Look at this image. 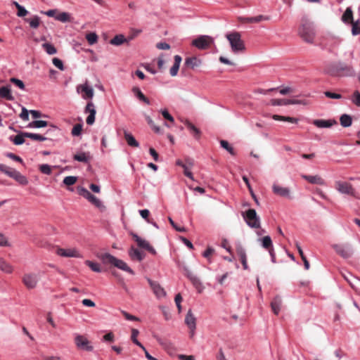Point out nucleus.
Wrapping results in <instances>:
<instances>
[{"instance_id":"obj_1","label":"nucleus","mask_w":360,"mask_h":360,"mask_svg":"<svg viewBox=\"0 0 360 360\" xmlns=\"http://www.w3.org/2000/svg\"><path fill=\"white\" fill-rule=\"evenodd\" d=\"M98 258L103 262V263L107 264H110L115 267L129 273L130 274H134V271L128 266L127 263L122 259H117L110 253H103L98 255Z\"/></svg>"},{"instance_id":"obj_2","label":"nucleus","mask_w":360,"mask_h":360,"mask_svg":"<svg viewBox=\"0 0 360 360\" xmlns=\"http://www.w3.org/2000/svg\"><path fill=\"white\" fill-rule=\"evenodd\" d=\"M299 34L304 41L307 43H313L315 32L314 30L313 24L307 18L302 19V25L299 30Z\"/></svg>"},{"instance_id":"obj_3","label":"nucleus","mask_w":360,"mask_h":360,"mask_svg":"<svg viewBox=\"0 0 360 360\" xmlns=\"http://www.w3.org/2000/svg\"><path fill=\"white\" fill-rule=\"evenodd\" d=\"M226 37L229 41L231 51L233 53H238L245 50V44L241 39V35L238 32H232L227 33Z\"/></svg>"},{"instance_id":"obj_4","label":"nucleus","mask_w":360,"mask_h":360,"mask_svg":"<svg viewBox=\"0 0 360 360\" xmlns=\"http://www.w3.org/2000/svg\"><path fill=\"white\" fill-rule=\"evenodd\" d=\"M0 171L15 180L20 185L26 186L29 182L27 178L20 172L4 164H0Z\"/></svg>"},{"instance_id":"obj_5","label":"nucleus","mask_w":360,"mask_h":360,"mask_svg":"<svg viewBox=\"0 0 360 360\" xmlns=\"http://www.w3.org/2000/svg\"><path fill=\"white\" fill-rule=\"evenodd\" d=\"M0 171L15 180L20 185L26 186L29 182L27 178L20 172L4 164H0Z\"/></svg>"},{"instance_id":"obj_6","label":"nucleus","mask_w":360,"mask_h":360,"mask_svg":"<svg viewBox=\"0 0 360 360\" xmlns=\"http://www.w3.org/2000/svg\"><path fill=\"white\" fill-rule=\"evenodd\" d=\"M77 191L80 195L88 200L91 204L99 209L101 212L105 210V206L103 205L102 201L91 194L86 188L84 187H78Z\"/></svg>"},{"instance_id":"obj_7","label":"nucleus","mask_w":360,"mask_h":360,"mask_svg":"<svg viewBox=\"0 0 360 360\" xmlns=\"http://www.w3.org/2000/svg\"><path fill=\"white\" fill-rule=\"evenodd\" d=\"M247 224L252 229L260 228V218L255 210L249 209L242 214Z\"/></svg>"},{"instance_id":"obj_8","label":"nucleus","mask_w":360,"mask_h":360,"mask_svg":"<svg viewBox=\"0 0 360 360\" xmlns=\"http://www.w3.org/2000/svg\"><path fill=\"white\" fill-rule=\"evenodd\" d=\"M39 279L40 276L39 274L27 272L22 276V282L27 289L31 290L37 286Z\"/></svg>"},{"instance_id":"obj_9","label":"nucleus","mask_w":360,"mask_h":360,"mask_svg":"<svg viewBox=\"0 0 360 360\" xmlns=\"http://www.w3.org/2000/svg\"><path fill=\"white\" fill-rule=\"evenodd\" d=\"M335 189L341 194L349 195L352 197L356 196V191L352 185L347 181H336L335 182Z\"/></svg>"},{"instance_id":"obj_10","label":"nucleus","mask_w":360,"mask_h":360,"mask_svg":"<svg viewBox=\"0 0 360 360\" xmlns=\"http://www.w3.org/2000/svg\"><path fill=\"white\" fill-rule=\"evenodd\" d=\"M332 248L338 255L345 259L351 257L354 252L352 246L349 243L333 244Z\"/></svg>"},{"instance_id":"obj_11","label":"nucleus","mask_w":360,"mask_h":360,"mask_svg":"<svg viewBox=\"0 0 360 360\" xmlns=\"http://www.w3.org/2000/svg\"><path fill=\"white\" fill-rule=\"evenodd\" d=\"M57 255L62 257L82 258L83 255L77 248H57L56 250Z\"/></svg>"},{"instance_id":"obj_12","label":"nucleus","mask_w":360,"mask_h":360,"mask_svg":"<svg viewBox=\"0 0 360 360\" xmlns=\"http://www.w3.org/2000/svg\"><path fill=\"white\" fill-rule=\"evenodd\" d=\"M214 43V39L208 35H201L192 41V45L199 49H206Z\"/></svg>"},{"instance_id":"obj_13","label":"nucleus","mask_w":360,"mask_h":360,"mask_svg":"<svg viewBox=\"0 0 360 360\" xmlns=\"http://www.w3.org/2000/svg\"><path fill=\"white\" fill-rule=\"evenodd\" d=\"M75 343L79 349L88 352H91L94 349V347L91 345L89 340L82 335H75Z\"/></svg>"},{"instance_id":"obj_14","label":"nucleus","mask_w":360,"mask_h":360,"mask_svg":"<svg viewBox=\"0 0 360 360\" xmlns=\"http://www.w3.org/2000/svg\"><path fill=\"white\" fill-rule=\"evenodd\" d=\"M271 104L274 106L297 105V104L306 105L307 102L304 101L297 100V99L281 98V99H271Z\"/></svg>"},{"instance_id":"obj_15","label":"nucleus","mask_w":360,"mask_h":360,"mask_svg":"<svg viewBox=\"0 0 360 360\" xmlns=\"http://www.w3.org/2000/svg\"><path fill=\"white\" fill-rule=\"evenodd\" d=\"M131 236L134 239V240L136 242L139 247L147 250L148 252L152 253L153 255L156 254L155 250L150 246L149 243L145 239L141 238L139 237L136 233H132Z\"/></svg>"},{"instance_id":"obj_16","label":"nucleus","mask_w":360,"mask_h":360,"mask_svg":"<svg viewBox=\"0 0 360 360\" xmlns=\"http://www.w3.org/2000/svg\"><path fill=\"white\" fill-rule=\"evenodd\" d=\"M272 191L276 195L281 197L291 198L290 190L288 187H283L276 184H274L272 186Z\"/></svg>"},{"instance_id":"obj_17","label":"nucleus","mask_w":360,"mask_h":360,"mask_svg":"<svg viewBox=\"0 0 360 360\" xmlns=\"http://www.w3.org/2000/svg\"><path fill=\"white\" fill-rule=\"evenodd\" d=\"M148 281L154 294L158 298L164 297L166 295V292L164 288H162L158 282L153 281L150 279H148Z\"/></svg>"},{"instance_id":"obj_18","label":"nucleus","mask_w":360,"mask_h":360,"mask_svg":"<svg viewBox=\"0 0 360 360\" xmlns=\"http://www.w3.org/2000/svg\"><path fill=\"white\" fill-rule=\"evenodd\" d=\"M77 91L78 93L83 92L84 95H82V98L84 99L86 98H92L94 95V91L93 88L89 86L87 84H84L83 85H79L77 87Z\"/></svg>"},{"instance_id":"obj_19","label":"nucleus","mask_w":360,"mask_h":360,"mask_svg":"<svg viewBox=\"0 0 360 360\" xmlns=\"http://www.w3.org/2000/svg\"><path fill=\"white\" fill-rule=\"evenodd\" d=\"M270 17L268 15H259L255 17H241L240 20L246 23H257L262 20H269Z\"/></svg>"},{"instance_id":"obj_20","label":"nucleus","mask_w":360,"mask_h":360,"mask_svg":"<svg viewBox=\"0 0 360 360\" xmlns=\"http://www.w3.org/2000/svg\"><path fill=\"white\" fill-rule=\"evenodd\" d=\"M302 178L307 180L308 182L312 184L324 185L325 181L319 175H306L302 174Z\"/></svg>"},{"instance_id":"obj_21","label":"nucleus","mask_w":360,"mask_h":360,"mask_svg":"<svg viewBox=\"0 0 360 360\" xmlns=\"http://www.w3.org/2000/svg\"><path fill=\"white\" fill-rule=\"evenodd\" d=\"M0 97L8 101H13L14 97L11 94V86H4L0 87Z\"/></svg>"},{"instance_id":"obj_22","label":"nucleus","mask_w":360,"mask_h":360,"mask_svg":"<svg viewBox=\"0 0 360 360\" xmlns=\"http://www.w3.org/2000/svg\"><path fill=\"white\" fill-rule=\"evenodd\" d=\"M185 126L188 128L190 133L193 135V136L198 139L200 136L201 132L199 129H198L195 125H193L191 122L188 120H185L184 122Z\"/></svg>"},{"instance_id":"obj_23","label":"nucleus","mask_w":360,"mask_h":360,"mask_svg":"<svg viewBox=\"0 0 360 360\" xmlns=\"http://www.w3.org/2000/svg\"><path fill=\"white\" fill-rule=\"evenodd\" d=\"M174 63L172 67L169 70V74L172 77H175L177 75V73H178V71L179 69V66H180L181 62L182 60L181 57L179 55L174 56Z\"/></svg>"},{"instance_id":"obj_24","label":"nucleus","mask_w":360,"mask_h":360,"mask_svg":"<svg viewBox=\"0 0 360 360\" xmlns=\"http://www.w3.org/2000/svg\"><path fill=\"white\" fill-rule=\"evenodd\" d=\"M185 323L188 328H196V319L191 309L188 310L185 317Z\"/></svg>"},{"instance_id":"obj_25","label":"nucleus","mask_w":360,"mask_h":360,"mask_svg":"<svg viewBox=\"0 0 360 360\" xmlns=\"http://www.w3.org/2000/svg\"><path fill=\"white\" fill-rule=\"evenodd\" d=\"M281 304H282V300H281V297H279V296L275 297L274 298V300L271 301V307L273 312L275 314L277 315L280 312L281 308Z\"/></svg>"},{"instance_id":"obj_26","label":"nucleus","mask_w":360,"mask_h":360,"mask_svg":"<svg viewBox=\"0 0 360 360\" xmlns=\"http://www.w3.org/2000/svg\"><path fill=\"white\" fill-rule=\"evenodd\" d=\"M124 139L129 146L138 148L139 147V142L136 140L134 136L128 132L127 131H124Z\"/></svg>"},{"instance_id":"obj_27","label":"nucleus","mask_w":360,"mask_h":360,"mask_svg":"<svg viewBox=\"0 0 360 360\" xmlns=\"http://www.w3.org/2000/svg\"><path fill=\"white\" fill-rule=\"evenodd\" d=\"M343 276L352 288L357 290L358 285L360 284V280L353 276L350 274H344Z\"/></svg>"},{"instance_id":"obj_28","label":"nucleus","mask_w":360,"mask_h":360,"mask_svg":"<svg viewBox=\"0 0 360 360\" xmlns=\"http://www.w3.org/2000/svg\"><path fill=\"white\" fill-rule=\"evenodd\" d=\"M258 241L261 243L262 247L266 250L274 248L272 240L269 236L259 238Z\"/></svg>"},{"instance_id":"obj_29","label":"nucleus","mask_w":360,"mask_h":360,"mask_svg":"<svg viewBox=\"0 0 360 360\" xmlns=\"http://www.w3.org/2000/svg\"><path fill=\"white\" fill-rule=\"evenodd\" d=\"M129 255L132 259L141 262L143 259V254L139 250L131 247L129 250Z\"/></svg>"},{"instance_id":"obj_30","label":"nucleus","mask_w":360,"mask_h":360,"mask_svg":"<svg viewBox=\"0 0 360 360\" xmlns=\"http://www.w3.org/2000/svg\"><path fill=\"white\" fill-rule=\"evenodd\" d=\"M0 270L6 274H11L13 271V266L0 257Z\"/></svg>"},{"instance_id":"obj_31","label":"nucleus","mask_w":360,"mask_h":360,"mask_svg":"<svg viewBox=\"0 0 360 360\" xmlns=\"http://www.w3.org/2000/svg\"><path fill=\"white\" fill-rule=\"evenodd\" d=\"M132 92L134 93V96L139 99L140 101H143L147 105L150 104V101L148 98L145 96V95L142 93V91L140 90L138 87H134L132 89Z\"/></svg>"},{"instance_id":"obj_32","label":"nucleus","mask_w":360,"mask_h":360,"mask_svg":"<svg viewBox=\"0 0 360 360\" xmlns=\"http://www.w3.org/2000/svg\"><path fill=\"white\" fill-rule=\"evenodd\" d=\"M127 41V39L123 34H117L110 39V43L114 46H120Z\"/></svg>"},{"instance_id":"obj_33","label":"nucleus","mask_w":360,"mask_h":360,"mask_svg":"<svg viewBox=\"0 0 360 360\" xmlns=\"http://www.w3.org/2000/svg\"><path fill=\"white\" fill-rule=\"evenodd\" d=\"M25 21L28 22L30 26L34 29H37L41 23V19L38 15H33L31 18H25Z\"/></svg>"},{"instance_id":"obj_34","label":"nucleus","mask_w":360,"mask_h":360,"mask_svg":"<svg viewBox=\"0 0 360 360\" xmlns=\"http://www.w3.org/2000/svg\"><path fill=\"white\" fill-rule=\"evenodd\" d=\"M313 124L319 128H329L333 125L331 120H314Z\"/></svg>"},{"instance_id":"obj_35","label":"nucleus","mask_w":360,"mask_h":360,"mask_svg":"<svg viewBox=\"0 0 360 360\" xmlns=\"http://www.w3.org/2000/svg\"><path fill=\"white\" fill-rule=\"evenodd\" d=\"M340 122L343 127H349L352 124V118L347 114H343L340 118Z\"/></svg>"},{"instance_id":"obj_36","label":"nucleus","mask_w":360,"mask_h":360,"mask_svg":"<svg viewBox=\"0 0 360 360\" xmlns=\"http://www.w3.org/2000/svg\"><path fill=\"white\" fill-rule=\"evenodd\" d=\"M185 64L191 68L192 69L199 66L201 64V61L196 57L187 58L185 60Z\"/></svg>"},{"instance_id":"obj_37","label":"nucleus","mask_w":360,"mask_h":360,"mask_svg":"<svg viewBox=\"0 0 360 360\" xmlns=\"http://www.w3.org/2000/svg\"><path fill=\"white\" fill-rule=\"evenodd\" d=\"M24 135L26 138H30L34 141H44L48 139V138L45 136L30 132H25Z\"/></svg>"},{"instance_id":"obj_38","label":"nucleus","mask_w":360,"mask_h":360,"mask_svg":"<svg viewBox=\"0 0 360 360\" xmlns=\"http://www.w3.org/2000/svg\"><path fill=\"white\" fill-rule=\"evenodd\" d=\"M273 119L277 121H286L293 124H297L298 122V120L297 118L292 117L281 116L278 115H274L273 116Z\"/></svg>"},{"instance_id":"obj_39","label":"nucleus","mask_w":360,"mask_h":360,"mask_svg":"<svg viewBox=\"0 0 360 360\" xmlns=\"http://www.w3.org/2000/svg\"><path fill=\"white\" fill-rule=\"evenodd\" d=\"M55 19L61 22H70L71 20L70 14L67 12H62L55 16Z\"/></svg>"},{"instance_id":"obj_40","label":"nucleus","mask_w":360,"mask_h":360,"mask_svg":"<svg viewBox=\"0 0 360 360\" xmlns=\"http://www.w3.org/2000/svg\"><path fill=\"white\" fill-rule=\"evenodd\" d=\"M25 132H20L18 135H16L14 138L11 137L10 139L15 145L19 146L22 145L25 143V136L24 135Z\"/></svg>"},{"instance_id":"obj_41","label":"nucleus","mask_w":360,"mask_h":360,"mask_svg":"<svg viewBox=\"0 0 360 360\" xmlns=\"http://www.w3.org/2000/svg\"><path fill=\"white\" fill-rule=\"evenodd\" d=\"M48 125V122L44 120H34L27 125L29 128H42Z\"/></svg>"},{"instance_id":"obj_42","label":"nucleus","mask_w":360,"mask_h":360,"mask_svg":"<svg viewBox=\"0 0 360 360\" xmlns=\"http://www.w3.org/2000/svg\"><path fill=\"white\" fill-rule=\"evenodd\" d=\"M353 20V13L350 8H347L346 11H345L344 14L342 16V20L344 22H348L349 21H351L352 22Z\"/></svg>"},{"instance_id":"obj_43","label":"nucleus","mask_w":360,"mask_h":360,"mask_svg":"<svg viewBox=\"0 0 360 360\" xmlns=\"http://www.w3.org/2000/svg\"><path fill=\"white\" fill-rule=\"evenodd\" d=\"M42 47L49 55H54L57 53L56 49L51 44L44 43L42 44Z\"/></svg>"},{"instance_id":"obj_44","label":"nucleus","mask_w":360,"mask_h":360,"mask_svg":"<svg viewBox=\"0 0 360 360\" xmlns=\"http://www.w3.org/2000/svg\"><path fill=\"white\" fill-rule=\"evenodd\" d=\"M220 146L224 149L226 150L231 155H235V150L233 148L229 145V142L225 140L220 141Z\"/></svg>"},{"instance_id":"obj_45","label":"nucleus","mask_w":360,"mask_h":360,"mask_svg":"<svg viewBox=\"0 0 360 360\" xmlns=\"http://www.w3.org/2000/svg\"><path fill=\"white\" fill-rule=\"evenodd\" d=\"M85 264L94 272L99 273L101 271V268L99 264L89 260H86Z\"/></svg>"},{"instance_id":"obj_46","label":"nucleus","mask_w":360,"mask_h":360,"mask_svg":"<svg viewBox=\"0 0 360 360\" xmlns=\"http://www.w3.org/2000/svg\"><path fill=\"white\" fill-rule=\"evenodd\" d=\"M75 160L81 162H87L89 160V156L85 153H80L78 154H75L73 156Z\"/></svg>"},{"instance_id":"obj_47","label":"nucleus","mask_w":360,"mask_h":360,"mask_svg":"<svg viewBox=\"0 0 360 360\" xmlns=\"http://www.w3.org/2000/svg\"><path fill=\"white\" fill-rule=\"evenodd\" d=\"M86 39L90 45H93L97 42L98 36L95 32H90L86 35Z\"/></svg>"},{"instance_id":"obj_48","label":"nucleus","mask_w":360,"mask_h":360,"mask_svg":"<svg viewBox=\"0 0 360 360\" xmlns=\"http://www.w3.org/2000/svg\"><path fill=\"white\" fill-rule=\"evenodd\" d=\"M82 130V125L81 124H75L71 131V134L73 136H78L81 135Z\"/></svg>"},{"instance_id":"obj_49","label":"nucleus","mask_w":360,"mask_h":360,"mask_svg":"<svg viewBox=\"0 0 360 360\" xmlns=\"http://www.w3.org/2000/svg\"><path fill=\"white\" fill-rule=\"evenodd\" d=\"M84 112L86 113H89V115H91L92 113H93V115H96V108H95L94 104L91 101H90L87 103V105L85 108Z\"/></svg>"},{"instance_id":"obj_50","label":"nucleus","mask_w":360,"mask_h":360,"mask_svg":"<svg viewBox=\"0 0 360 360\" xmlns=\"http://www.w3.org/2000/svg\"><path fill=\"white\" fill-rule=\"evenodd\" d=\"M10 82L11 83L14 84L16 86H18L21 90H25V86L24 84V82L22 80L15 78V77H12V78H11Z\"/></svg>"},{"instance_id":"obj_51","label":"nucleus","mask_w":360,"mask_h":360,"mask_svg":"<svg viewBox=\"0 0 360 360\" xmlns=\"http://www.w3.org/2000/svg\"><path fill=\"white\" fill-rule=\"evenodd\" d=\"M77 178L74 176H68L64 178L63 183L67 186H72L76 183Z\"/></svg>"},{"instance_id":"obj_52","label":"nucleus","mask_w":360,"mask_h":360,"mask_svg":"<svg viewBox=\"0 0 360 360\" xmlns=\"http://www.w3.org/2000/svg\"><path fill=\"white\" fill-rule=\"evenodd\" d=\"M39 170L41 173L44 174H51V167L50 165L47 164H43L39 166Z\"/></svg>"},{"instance_id":"obj_53","label":"nucleus","mask_w":360,"mask_h":360,"mask_svg":"<svg viewBox=\"0 0 360 360\" xmlns=\"http://www.w3.org/2000/svg\"><path fill=\"white\" fill-rule=\"evenodd\" d=\"M236 252L240 257V259L247 257L245 250L241 245H238L236 247Z\"/></svg>"},{"instance_id":"obj_54","label":"nucleus","mask_w":360,"mask_h":360,"mask_svg":"<svg viewBox=\"0 0 360 360\" xmlns=\"http://www.w3.org/2000/svg\"><path fill=\"white\" fill-rule=\"evenodd\" d=\"M352 101L356 105L360 107V93L358 91H355L353 93L352 97Z\"/></svg>"},{"instance_id":"obj_55","label":"nucleus","mask_w":360,"mask_h":360,"mask_svg":"<svg viewBox=\"0 0 360 360\" xmlns=\"http://www.w3.org/2000/svg\"><path fill=\"white\" fill-rule=\"evenodd\" d=\"M352 33L353 35L360 34V25L359 24V21L352 22Z\"/></svg>"},{"instance_id":"obj_56","label":"nucleus","mask_w":360,"mask_h":360,"mask_svg":"<svg viewBox=\"0 0 360 360\" xmlns=\"http://www.w3.org/2000/svg\"><path fill=\"white\" fill-rule=\"evenodd\" d=\"M52 63L60 70H64L63 63V61L60 59H59L58 58H54L52 60Z\"/></svg>"},{"instance_id":"obj_57","label":"nucleus","mask_w":360,"mask_h":360,"mask_svg":"<svg viewBox=\"0 0 360 360\" xmlns=\"http://www.w3.org/2000/svg\"><path fill=\"white\" fill-rule=\"evenodd\" d=\"M103 341L112 342L115 341V335L112 332H109L103 337Z\"/></svg>"},{"instance_id":"obj_58","label":"nucleus","mask_w":360,"mask_h":360,"mask_svg":"<svg viewBox=\"0 0 360 360\" xmlns=\"http://www.w3.org/2000/svg\"><path fill=\"white\" fill-rule=\"evenodd\" d=\"M188 277L191 281L193 284L198 288L199 285H201V283L200 282V280L196 277L195 276L189 274H188Z\"/></svg>"},{"instance_id":"obj_59","label":"nucleus","mask_w":360,"mask_h":360,"mask_svg":"<svg viewBox=\"0 0 360 360\" xmlns=\"http://www.w3.org/2000/svg\"><path fill=\"white\" fill-rule=\"evenodd\" d=\"M18 13L17 15L18 17H24L27 15L28 11L25 9V8L21 5L18 6Z\"/></svg>"},{"instance_id":"obj_60","label":"nucleus","mask_w":360,"mask_h":360,"mask_svg":"<svg viewBox=\"0 0 360 360\" xmlns=\"http://www.w3.org/2000/svg\"><path fill=\"white\" fill-rule=\"evenodd\" d=\"M6 156L14 161H16V162H18L20 163H22V162H23L22 159L20 156H18L15 154L12 153H6Z\"/></svg>"},{"instance_id":"obj_61","label":"nucleus","mask_w":360,"mask_h":360,"mask_svg":"<svg viewBox=\"0 0 360 360\" xmlns=\"http://www.w3.org/2000/svg\"><path fill=\"white\" fill-rule=\"evenodd\" d=\"M160 112L165 119L167 120L168 121H169L171 122H174V117L169 113L167 110H166V109L161 110Z\"/></svg>"},{"instance_id":"obj_62","label":"nucleus","mask_w":360,"mask_h":360,"mask_svg":"<svg viewBox=\"0 0 360 360\" xmlns=\"http://www.w3.org/2000/svg\"><path fill=\"white\" fill-rule=\"evenodd\" d=\"M139 214L142 218H143L144 219L146 220L147 222H150V219H148L150 212L148 210H147V209L140 210Z\"/></svg>"},{"instance_id":"obj_63","label":"nucleus","mask_w":360,"mask_h":360,"mask_svg":"<svg viewBox=\"0 0 360 360\" xmlns=\"http://www.w3.org/2000/svg\"><path fill=\"white\" fill-rule=\"evenodd\" d=\"M214 249L212 247H208L205 251L202 253V256L205 258H207L209 262H210V256L214 253Z\"/></svg>"},{"instance_id":"obj_64","label":"nucleus","mask_w":360,"mask_h":360,"mask_svg":"<svg viewBox=\"0 0 360 360\" xmlns=\"http://www.w3.org/2000/svg\"><path fill=\"white\" fill-rule=\"evenodd\" d=\"M29 112H30L25 107H22V112L20 114V117L25 121L28 120H29Z\"/></svg>"}]
</instances>
